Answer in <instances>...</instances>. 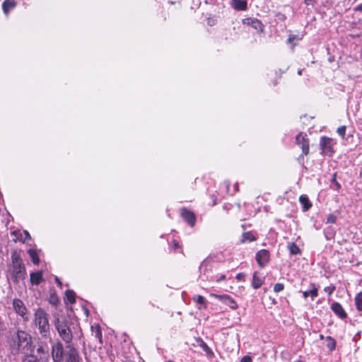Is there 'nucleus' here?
<instances>
[{"label": "nucleus", "instance_id": "nucleus-1", "mask_svg": "<svg viewBox=\"0 0 362 362\" xmlns=\"http://www.w3.org/2000/svg\"><path fill=\"white\" fill-rule=\"evenodd\" d=\"M13 343L16 345V353L19 351H22L23 354L34 352L35 345L32 337L25 331L18 329L16 332Z\"/></svg>", "mask_w": 362, "mask_h": 362}, {"label": "nucleus", "instance_id": "nucleus-2", "mask_svg": "<svg viewBox=\"0 0 362 362\" xmlns=\"http://www.w3.org/2000/svg\"><path fill=\"white\" fill-rule=\"evenodd\" d=\"M33 324L35 327L37 328L42 337H47L49 335L50 328L48 314L42 308H38L35 310Z\"/></svg>", "mask_w": 362, "mask_h": 362}, {"label": "nucleus", "instance_id": "nucleus-3", "mask_svg": "<svg viewBox=\"0 0 362 362\" xmlns=\"http://www.w3.org/2000/svg\"><path fill=\"white\" fill-rule=\"evenodd\" d=\"M54 323L59 336L64 341L66 346L71 345L73 334L67 321L57 317L54 318Z\"/></svg>", "mask_w": 362, "mask_h": 362}, {"label": "nucleus", "instance_id": "nucleus-4", "mask_svg": "<svg viewBox=\"0 0 362 362\" xmlns=\"http://www.w3.org/2000/svg\"><path fill=\"white\" fill-rule=\"evenodd\" d=\"M213 264L209 258L204 259L199 266V278L202 281H214V276L212 275Z\"/></svg>", "mask_w": 362, "mask_h": 362}, {"label": "nucleus", "instance_id": "nucleus-5", "mask_svg": "<svg viewBox=\"0 0 362 362\" xmlns=\"http://www.w3.org/2000/svg\"><path fill=\"white\" fill-rule=\"evenodd\" d=\"M12 273L16 280L24 278L25 274V267L19 255L16 253L12 255Z\"/></svg>", "mask_w": 362, "mask_h": 362}, {"label": "nucleus", "instance_id": "nucleus-6", "mask_svg": "<svg viewBox=\"0 0 362 362\" xmlns=\"http://www.w3.org/2000/svg\"><path fill=\"white\" fill-rule=\"evenodd\" d=\"M64 362H80L81 358L77 349L71 344L65 346Z\"/></svg>", "mask_w": 362, "mask_h": 362}, {"label": "nucleus", "instance_id": "nucleus-7", "mask_svg": "<svg viewBox=\"0 0 362 362\" xmlns=\"http://www.w3.org/2000/svg\"><path fill=\"white\" fill-rule=\"evenodd\" d=\"M65 349L61 341H57L52 345V357L53 362H63Z\"/></svg>", "mask_w": 362, "mask_h": 362}, {"label": "nucleus", "instance_id": "nucleus-8", "mask_svg": "<svg viewBox=\"0 0 362 362\" xmlns=\"http://www.w3.org/2000/svg\"><path fill=\"white\" fill-rule=\"evenodd\" d=\"M334 142L331 138L322 136L320 139V145L322 153L326 156H332L334 153Z\"/></svg>", "mask_w": 362, "mask_h": 362}, {"label": "nucleus", "instance_id": "nucleus-9", "mask_svg": "<svg viewBox=\"0 0 362 362\" xmlns=\"http://www.w3.org/2000/svg\"><path fill=\"white\" fill-rule=\"evenodd\" d=\"M296 144L300 146L303 154L308 155L309 153V140L307 134L304 133H299L296 136Z\"/></svg>", "mask_w": 362, "mask_h": 362}, {"label": "nucleus", "instance_id": "nucleus-10", "mask_svg": "<svg viewBox=\"0 0 362 362\" xmlns=\"http://www.w3.org/2000/svg\"><path fill=\"white\" fill-rule=\"evenodd\" d=\"M13 307L16 313L21 316L24 320H28L27 308L22 300L20 299H14L13 301Z\"/></svg>", "mask_w": 362, "mask_h": 362}, {"label": "nucleus", "instance_id": "nucleus-11", "mask_svg": "<svg viewBox=\"0 0 362 362\" xmlns=\"http://www.w3.org/2000/svg\"><path fill=\"white\" fill-rule=\"evenodd\" d=\"M211 296L218 299L221 302L229 306L233 310H236L238 308L236 301L228 295L211 294Z\"/></svg>", "mask_w": 362, "mask_h": 362}, {"label": "nucleus", "instance_id": "nucleus-12", "mask_svg": "<svg viewBox=\"0 0 362 362\" xmlns=\"http://www.w3.org/2000/svg\"><path fill=\"white\" fill-rule=\"evenodd\" d=\"M256 260L258 264L263 267L269 260V252L267 250H261L256 254Z\"/></svg>", "mask_w": 362, "mask_h": 362}, {"label": "nucleus", "instance_id": "nucleus-13", "mask_svg": "<svg viewBox=\"0 0 362 362\" xmlns=\"http://www.w3.org/2000/svg\"><path fill=\"white\" fill-rule=\"evenodd\" d=\"M37 353L40 354V359L42 361H47L49 358V347L45 343H41L38 344L37 349Z\"/></svg>", "mask_w": 362, "mask_h": 362}, {"label": "nucleus", "instance_id": "nucleus-14", "mask_svg": "<svg viewBox=\"0 0 362 362\" xmlns=\"http://www.w3.org/2000/svg\"><path fill=\"white\" fill-rule=\"evenodd\" d=\"M181 216L182 218L191 226H194L196 221V217L193 212L186 209H182L181 210Z\"/></svg>", "mask_w": 362, "mask_h": 362}, {"label": "nucleus", "instance_id": "nucleus-15", "mask_svg": "<svg viewBox=\"0 0 362 362\" xmlns=\"http://www.w3.org/2000/svg\"><path fill=\"white\" fill-rule=\"evenodd\" d=\"M243 23L247 25L251 26L258 32H261L263 30V24L262 22L255 18H247L243 21Z\"/></svg>", "mask_w": 362, "mask_h": 362}, {"label": "nucleus", "instance_id": "nucleus-16", "mask_svg": "<svg viewBox=\"0 0 362 362\" xmlns=\"http://www.w3.org/2000/svg\"><path fill=\"white\" fill-rule=\"evenodd\" d=\"M331 309L335 315L341 319H345L347 317L346 313L342 308L341 305L337 302L332 304Z\"/></svg>", "mask_w": 362, "mask_h": 362}, {"label": "nucleus", "instance_id": "nucleus-17", "mask_svg": "<svg viewBox=\"0 0 362 362\" xmlns=\"http://www.w3.org/2000/svg\"><path fill=\"white\" fill-rule=\"evenodd\" d=\"M264 281V277L258 272H255L252 276V286L253 288L257 289L262 286Z\"/></svg>", "mask_w": 362, "mask_h": 362}, {"label": "nucleus", "instance_id": "nucleus-18", "mask_svg": "<svg viewBox=\"0 0 362 362\" xmlns=\"http://www.w3.org/2000/svg\"><path fill=\"white\" fill-rule=\"evenodd\" d=\"M232 7L236 11H245L247 8L246 0H232Z\"/></svg>", "mask_w": 362, "mask_h": 362}, {"label": "nucleus", "instance_id": "nucleus-19", "mask_svg": "<svg viewBox=\"0 0 362 362\" xmlns=\"http://www.w3.org/2000/svg\"><path fill=\"white\" fill-rule=\"evenodd\" d=\"M16 6V3L14 0H5L2 4V8L4 13L8 15V13Z\"/></svg>", "mask_w": 362, "mask_h": 362}, {"label": "nucleus", "instance_id": "nucleus-20", "mask_svg": "<svg viewBox=\"0 0 362 362\" xmlns=\"http://www.w3.org/2000/svg\"><path fill=\"white\" fill-rule=\"evenodd\" d=\"M309 296H311L312 300H314L318 296V290L315 284H310V289L303 292V296L304 298H307Z\"/></svg>", "mask_w": 362, "mask_h": 362}, {"label": "nucleus", "instance_id": "nucleus-21", "mask_svg": "<svg viewBox=\"0 0 362 362\" xmlns=\"http://www.w3.org/2000/svg\"><path fill=\"white\" fill-rule=\"evenodd\" d=\"M13 234L17 236V239L25 243L27 240H30L31 238L30 233L27 230L21 231H13Z\"/></svg>", "mask_w": 362, "mask_h": 362}, {"label": "nucleus", "instance_id": "nucleus-22", "mask_svg": "<svg viewBox=\"0 0 362 362\" xmlns=\"http://www.w3.org/2000/svg\"><path fill=\"white\" fill-rule=\"evenodd\" d=\"M299 202L303 206V211H307L312 206V204L306 195H300L299 197Z\"/></svg>", "mask_w": 362, "mask_h": 362}, {"label": "nucleus", "instance_id": "nucleus-23", "mask_svg": "<svg viewBox=\"0 0 362 362\" xmlns=\"http://www.w3.org/2000/svg\"><path fill=\"white\" fill-rule=\"evenodd\" d=\"M42 279L41 272H37L30 274V281L33 284L39 285Z\"/></svg>", "mask_w": 362, "mask_h": 362}, {"label": "nucleus", "instance_id": "nucleus-24", "mask_svg": "<svg viewBox=\"0 0 362 362\" xmlns=\"http://www.w3.org/2000/svg\"><path fill=\"white\" fill-rule=\"evenodd\" d=\"M29 256L34 264H38L40 262V258L37 251L35 249L30 248L28 251Z\"/></svg>", "mask_w": 362, "mask_h": 362}, {"label": "nucleus", "instance_id": "nucleus-25", "mask_svg": "<svg viewBox=\"0 0 362 362\" xmlns=\"http://www.w3.org/2000/svg\"><path fill=\"white\" fill-rule=\"evenodd\" d=\"M288 249L291 255H296L301 253L299 247L295 243H289L288 244Z\"/></svg>", "mask_w": 362, "mask_h": 362}, {"label": "nucleus", "instance_id": "nucleus-26", "mask_svg": "<svg viewBox=\"0 0 362 362\" xmlns=\"http://www.w3.org/2000/svg\"><path fill=\"white\" fill-rule=\"evenodd\" d=\"M336 341L332 337L328 336L326 337V346L330 351H332L336 348Z\"/></svg>", "mask_w": 362, "mask_h": 362}, {"label": "nucleus", "instance_id": "nucleus-27", "mask_svg": "<svg viewBox=\"0 0 362 362\" xmlns=\"http://www.w3.org/2000/svg\"><path fill=\"white\" fill-rule=\"evenodd\" d=\"M22 362H40L33 353L24 354Z\"/></svg>", "mask_w": 362, "mask_h": 362}, {"label": "nucleus", "instance_id": "nucleus-28", "mask_svg": "<svg viewBox=\"0 0 362 362\" xmlns=\"http://www.w3.org/2000/svg\"><path fill=\"white\" fill-rule=\"evenodd\" d=\"M193 300L202 306V307H199V309H201L202 308H206V303L205 298L202 296L197 295V296H194Z\"/></svg>", "mask_w": 362, "mask_h": 362}, {"label": "nucleus", "instance_id": "nucleus-29", "mask_svg": "<svg viewBox=\"0 0 362 362\" xmlns=\"http://www.w3.org/2000/svg\"><path fill=\"white\" fill-rule=\"evenodd\" d=\"M255 240H256V238L252 232H246L243 234L241 242L242 243H245L246 241L252 242Z\"/></svg>", "mask_w": 362, "mask_h": 362}, {"label": "nucleus", "instance_id": "nucleus-30", "mask_svg": "<svg viewBox=\"0 0 362 362\" xmlns=\"http://www.w3.org/2000/svg\"><path fill=\"white\" fill-rule=\"evenodd\" d=\"M355 304L358 311H362V292L358 293L355 297Z\"/></svg>", "mask_w": 362, "mask_h": 362}, {"label": "nucleus", "instance_id": "nucleus-31", "mask_svg": "<svg viewBox=\"0 0 362 362\" xmlns=\"http://www.w3.org/2000/svg\"><path fill=\"white\" fill-rule=\"evenodd\" d=\"M66 299L71 304L75 303V293L73 291L68 290L65 293Z\"/></svg>", "mask_w": 362, "mask_h": 362}, {"label": "nucleus", "instance_id": "nucleus-32", "mask_svg": "<svg viewBox=\"0 0 362 362\" xmlns=\"http://www.w3.org/2000/svg\"><path fill=\"white\" fill-rule=\"evenodd\" d=\"M346 126H341L337 128V132L341 137L344 138L346 134Z\"/></svg>", "mask_w": 362, "mask_h": 362}, {"label": "nucleus", "instance_id": "nucleus-33", "mask_svg": "<svg viewBox=\"0 0 362 362\" xmlns=\"http://www.w3.org/2000/svg\"><path fill=\"white\" fill-rule=\"evenodd\" d=\"M284 288V285L281 283H277L274 286V291L276 293H279L283 291Z\"/></svg>", "mask_w": 362, "mask_h": 362}, {"label": "nucleus", "instance_id": "nucleus-34", "mask_svg": "<svg viewBox=\"0 0 362 362\" xmlns=\"http://www.w3.org/2000/svg\"><path fill=\"white\" fill-rule=\"evenodd\" d=\"M336 289V287L333 285L327 286L324 288L325 292L327 293L328 295H331Z\"/></svg>", "mask_w": 362, "mask_h": 362}, {"label": "nucleus", "instance_id": "nucleus-35", "mask_svg": "<svg viewBox=\"0 0 362 362\" xmlns=\"http://www.w3.org/2000/svg\"><path fill=\"white\" fill-rule=\"evenodd\" d=\"M337 217L334 214H329L328 215L327 218V223H334L336 222Z\"/></svg>", "mask_w": 362, "mask_h": 362}, {"label": "nucleus", "instance_id": "nucleus-36", "mask_svg": "<svg viewBox=\"0 0 362 362\" xmlns=\"http://www.w3.org/2000/svg\"><path fill=\"white\" fill-rule=\"evenodd\" d=\"M201 346L202 347L203 350L206 352L207 354H212V351L210 349V348L208 346V345L204 342L203 341H202V344H201Z\"/></svg>", "mask_w": 362, "mask_h": 362}, {"label": "nucleus", "instance_id": "nucleus-37", "mask_svg": "<svg viewBox=\"0 0 362 362\" xmlns=\"http://www.w3.org/2000/svg\"><path fill=\"white\" fill-rule=\"evenodd\" d=\"M298 40L299 38L296 35H291L288 39V42L291 43L293 41Z\"/></svg>", "mask_w": 362, "mask_h": 362}, {"label": "nucleus", "instance_id": "nucleus-38", "mask_svg": "<svg viewBox=\"0 0 362 362\" xmlns=\"http://www.w3.org/2000/svg\"><path fill=\"white\" fill-rule=\"evenodd\" d=\"M214 281H216L217 282H220L221 281H223L226 279V275L225 274H221L220 276H214Z\"/></svg>", "mask_w": 362, "mask_h": 362}, {"label": "nucleus", "instance_id": "nucleus-39", "mask_svg": "<svg viewBox=\"0 0 362 362\" xmlns=\"http://www.w3.org/2000/svg\"><path fill=\"white\" fill-rule=\"evenodd\" d=\"M240 362H252V358L249 356H245L242 358Z\"/></svg>", "mask_w": 362, "mask_h": 362}, {"label": "nucleus", "instance_id": "nucleus-40", "mask_svg": "<svg viewBox=\"0 0 362 362\" xmlns=\"http://www.w3.org/2000/svg\"><path fill=\"white\" fill-rule=\"evenodd\" d=\"M236 279L238 281H242L245 279V274L243 273H239L236 275Z\"/></svg>", "mask_w": 362, "mask_h": 362}, {"label": "nucleus", "instance_id": "nucleus-41", "mask_svg": "<svg viewBox=\"0 0 362 362\" xmlns=\"http://www.w3.org/2000/svg\"><path fill=\"white\" fill-rule=\"evenodd\" d=\"M355 11H362V3L354 8Z\"/></svg>", "mask_w": 362, "mask_h": 362}, {"label": "nucleus", "instance_id": "nucleus-42", "mask_svg": "<svg viewBox=\"0 0 362 362\" xmlns=\"http://www.w3.org/2000/svg\"><path fill=\"white\" fill-rule=\"evenodd\" d=\"M317 0H305V3L307 4V5H311V4H313L315 2H316Z\"/></svg>", "mask_w": 362, "mask_h": 362}, {"label": "nucleus", "instance_id": "nucleus-43", "mask_svg": "<svg viewBox=\"0 0 362 362\" xmlns=\"http://www.w3.org/2000/svg\"><path fill=\"white\" fill-rule=\"evenodd\" d=\"M173 247H174L175 250H177V249L180 248V245H179L178 242H177L175 240H173Z\"/></svg>", "mask_w": 362, "mask_h": 362}, {"label": "nucleus", "instance_id": "nucleus-44", "mask_svg": "<svg viewBox=\"0 0 362 362\" xmlns=\"http://www.w3.org/2000/svg\"><path fill=\"white\" fill-rule=\"evenodd\" d=\"M96 337L98 338L100 340L102 338V333L100 330H98L95 334Z\"/></svg>", "mask_w": 362, "mask_h": 362}, {"label": "nucleus", "instance_id": "nucleus-45", "mask_svg": "<svg viewBox=\"0 0 362 362\" xmlns=\"http://www.w3.org/2000/svg\"><path fill=\"white\" fill-rule=\"evenodd\" d=\"M335 186V189L339 190L341 188V185L338 182H336V183L334 184Z\"/></svg>", "mask_w": 362, "mask_h": 362}, {"label": "nucleus", "instance_id": "nucleus-46", "mask_svg": "<svg viewBox=\"0 0 362 362\" xmlns=\"http://www.w3.org/2000/svg\"><path fill=\"white\" fill-rule=\"evenodd\" d=\"M336 182H337V175H336V174L334 173V174L333 175V176H332V182L333 184H334V183H336Z\"/></svg>", "mask_w": 362, "mask_h": 362}, {"label": "nucleus", "instance_id": "nucleus-47", "mask_svg": "<svg viewBox=\"0 0 362 362\" xmlns=\"http://www.w3.org/2000/svg\"><path fill=\"white\" fill-rule=\"evenodd\" d=\"M56 281L58 283V284L62 286V282L59 281V278L58 277H56Z\"/></svg>", "mask_w": 362, "mask_h": 362}, {"label": "nucleus", "instance_id": "nucleus-48", "mask_svg": "<svg viewBox=\"0 0 362 362\" xmlns=\"http://www.w3.org/2000/svg\"><path fill=\"white\" fill-rule=\"evenodd\" d=\"M298 75H301V74H302V70H301V69H300V70H298Z\"/></svg>", "mask_w": 362, "mask_h": 362}, {"label": "nucleus", "instance_id": "nucleus-49", "mask_svg": "<svg viewBox=\"0 0 362 362\" xmlns=\"http://www.w3.org/2000/svg\"><path fill=\"white\" fill-rule=\"evenodd\" d=\"M208 24L212 25V21H209Z\"/></svg>", "mask_w": 362, "mask_h": 362}, {"label": "nucleus", "instance_id": "nucleus-50", "mask_svg": "<svg viewBox=\"0 0 362 362\" xmlns=\"http://www.w3.org/2000/svg\"><path fill=\"white\" fill-rule=\"evenodd\" d=\"M208 24L212 25V21H209Z\"/></svg>", "mask_w": 362, "mask_h": 362}, {"label": "nucleus", "instance_id": "nucleus-51", "mask_svg": "<svg viewBox=\"0 0 362 362\" xmlns=\"http://www.w3.org/2000/svg\"><path fill=\"white\" fill-rule=\"evenodd\" d=\"M320 337V339H323V336L322 334Z\"/></svg>", "mask_w": 362, "mask_h": 362}, {"label": "nucleus", "instance_id": "nucleus-52", "mask_svg": "<svg viewBox=\"0 0 362 362\" xmlns=\"http://www.w3.org/2000/svg\"><path fill=\"white\" fill-rule=\"evenodd\" d=\"M296 362H303V361H296Z\"/></svg>", "mask_w": 362, "mask_h": 362}, {"label": "nucleus", "instance_id": "nucleus-53", "mask_svg": "<svg viewBox=\"0 0 362 362\" xmlns=\"http://www.w3.org/2000/svg\"><path fill=\"white\" fill-rule=\"evenodd\" d=\"M168 362H173V361H168Z\"/></svg>", "mask_w": 362, "mask_h": 362}]
</instances>
